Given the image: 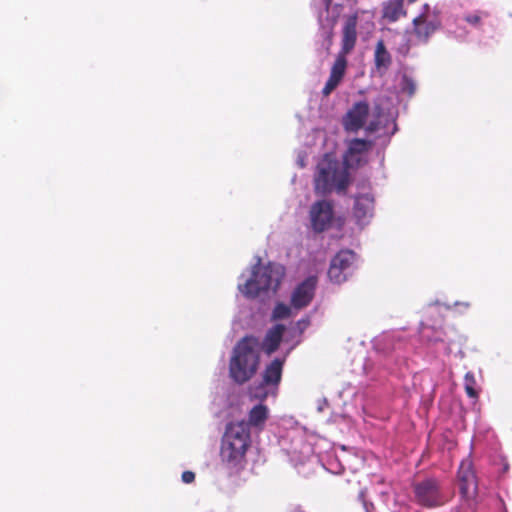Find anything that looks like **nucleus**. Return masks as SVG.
I'll list each match as a JSON object with an SVG mask.
<instances>
[{"mask_svg":"<svg viewBox=\"0 0 512 512\" xmlns=\"http://www.w3.org/2000/svg\"><path fill=\"white\" fill-rule=\"evenodd\" d=\"M310 324V321L308 318L306 319H301L298 321V325L301 327V328H305L307 327L308 325Z\"/></svg>","mask_w":512,"mask_h":512,"instance_id":"obj_27","label":"nucleus"},{"mask_svg":"<svg viewBox=\"0 0 512 512\" xmlns=\"http://www.w3.org/2000/svg\"><path fill=\"white\" fill-rule=\"evenodd\" d=\"M291 315V308L282 303L279 302L275 305L273 312H272V319L273 320H280L290 317Z\"/></svg>","mask_w":512,"mask_h":512,"instance_id":"obj_22","label":"nucleus"},{"mask_svg":"<svg viewBox=\"0 0 512 512\" xmlns=\"http://www.w3.org/2000/svg\"><path fill=\"white\" fill-rule=\"evenodd\" d=\"M484 17H488L487 12L477 11L475 13L465 15L464 20L473 26H479L482 18Z\"/></svg>","mask_w":512,"mask_h":512,"instance_id":"obj_25","label":"nucleus"},{"mask_svg":"<svg viewBox=\"0 0 512 512\" xmlns=\"http://www.w3.org/2000/svg\"><path fill=\"white\" fill-rule=\"evenodd\" d=\"M413 33L416 38L427 43L430 37L441 27V20L435 10H431L429 4L422 6L421 13L412 21Z\"/></svg>","mask_w":512,"mask_h":512,"instance_id":"obj_6","label":"nucleus"},{"mask_svg":"<svg viewBox=\"0 0 512 512\" xmlns=\"http://www.w3.org/2000/svg\"><path fill=\"white\" fill-rule=\"evenodd\" d=\"M416 88L417 85L411 77L407 75L402 77L401 90L403 93L407 94L408 96H413L416 92Z\"/></svg>","mask_w":512,"mask_h":512,"instance_id":"obj_23","label":"nucleus"},{"mask_svg":"<svg viewBox=\"0 0 512 512\" xmlns=\"http://www.w3.org/2000/svg\"><path fill=\"white\" fill-rule=\"evenodd\" d=\"M268 417V410L265 405L259 404L254 406L249 412L248 422L249 425L258 427L265 423Z\"/></svg>","mask_w":512,"mask_h":512,"instance_id":"obj_20","label":"nucleus"},{"mask_svg":"<svg viewBox=\"0 0 512 512\" xmlns=\"http://www.w3.org/2000/svg\"><path fill=\"white\" fill-rule=\"evenodd\" d=\"M256 397L265 398L267 396V393H261V394H255Z\"/></svg>","mask_w":512,"mask_h":512,"instance_id":"obj_28","label":"nucleus"},{"mask_svg":"<svg viewBox=\"0 0 512 512\" xmlns=\"http://www.w3.org/2000/svg\"><path fill=\"white\" fill-rule=\"evenodd\" d=\"M414 501L417 505L433 509L449 501L441 482L437 478H426L413 485Z\"/></svg>","mask_w":512,"mask_h":512,"instance_id":"obj_5","label":"nucleus"},{"mask_svg":"<svg viewBox=\"0 0 512 512\" xmlns=\"http://www.w3.org/2000/svg\"><path fill=\"white\" fill-rule=\"evenodd\" d=\"M284 332L283 324H276L267 331L262 342V349L267 355H271L279 348Z\"/></svg>","mask_w":512,"mask_h":512,"instance_id":"obj_16","label":"nucleus"},{"mask_svg":"<svg viewBox=\"0 0 512 512\" xmlns=\"http://www.w3.org/2000/svg\"><path fill=\"white\" fill-rule=\"evenodd\" d=\"M370 107L366 101L355 102L343 116L342 125L345 131L356 133L365 126Z\"/></svg>","mask_w":512,"mask_h":512,"instance_id":"obj_11","label":"nucleus"},{"mask_svg":"<svg viewBox=\"0 0 512 512\" xmlns=\"http://www.w3.org/2000/svg\"><path fill=\"white\" fill-rule=\"evenodd\" d=\"M392 63V57L381 39L376 43L374 52V64L377 70L386 71Z\"/></svg>","mask_w":512,"mask_h":512,"instance_id":"obj_19","label":"nucleus"},{"mask_svg":"<svg viewBox=\"0 0 512 512\" xmlns=\"http://www.w3.org/2000/svg\"><path fill=\"white\" fill-rule=\"evenodd\" d=\"M317 286V278L309 276L299 283L291 294V306L295 309L307 307L314 298Z\"/></svg>","mask_w":512,"mask_h":512,"instance_id":"obj_12","label":"nucleus"},{"mask_svg":"<svg viewBox=\"0 0 512 512\" xmlns=\"http://www.w3.org/2000/svg\"><path fill=\"white\" fill-rule=\"evenodd\" d=\"M381 111H382V109L380 106L375 107L374 113H373L374 118L371 121H369V123L365 127V130L367 132L373 133L379 129V127H380L379 117L381 115Z\"/></svg>","mask_w":512,"mask_h":512,"instance_id":"obj_24","label":"nucleus"},{"mask_svg":"<svg viewBox=\"0 0 512 512\" xmlns=\"http://www.w3.org/2000/svg\"><path fill=\"white\" fill-rule=\"evenodd\" d=\"M417 0H408V2L411 4V3H415Z\"/></svg>","mask_w":512,"mask_h":512,"instance_id":"obj_29","label":"nucleus"},{"mask_svg":"<svg viewBox=\"0 0 512 512\" xmlns=\"http://www.w3.org/2000/svg\"><path fill=\"white\" fill-rule=\"evenodd\" d=\"M382 16L388 22L393 23L401 17L407 16V10L404 8V0H388L383 5Z\"/></svg>","mask_w":512,"mask_h":512,"instance_id":"obj_18","label":"nucleus"},{"mask_svg":"<svg viewBox=\"0 0 512 512\" xmlns=\"http://www.w3.org/2000/svg\"><path fill=\"white\" fill-rule=\"evenodd\" d=\"M347 68V58L343 57V54H338L330 70V75L326 81L322 95L324 97L329 96L342 82Z\"/></svg>","mask_w":512,"mask_h":512,"instance_id":"obj_13","label":"nucleus"},{"mask_svg":"<svg viewBox=\"0 0 512 512\" xmlns=\"http://www.w3.org/2000/svg\"><path fill=\"white\" fill-rule=\"evenodd\" d=\"M250 446V431L245 421L230 423L225 431L221 447V459L229 475L244 469L245 455Z\"/></svg>","mask_w":512,"mask_h":512,"instance_id":"obj_1","label":"nucleus"},{"mask_svg":"<svg viewBox=\"0 0 512 512\" xmlns=\"http://www.w3.org/2000/svg\"><path fill=\"white\" fill-rule=\"evenodd\" d=\"M507 470H508V465H505L504 471H507Z\"/></svg>","mask_w":512,"mask_h":512,"instance_id":"obj_30","label":"nucleus"},{"mask_svg":"<svg viewBox=\"0 0 512 512\" xmlns=\"http://www.w3.org/2000/svg\"><path fill=\"white\" fill-rule=\"evenodd\" d=\"M181 477L184 483L190 484L195 480V473L192 471H184Z\"/></svg>","mask_w":512,"mask_h":512,"instance_id":"obj_26","label":"nucleus"},{"mask_svg":"<svg viewBox=\"0 0 512 512\" xmlns=\"http://www.w3.org/2000/svg\"><path fill=\"white\" fill-rule=\"evenodd\" d=\"M258 345L254 336H245L235 345L229 362V375L235 383L244 384L256 374L260 362Z\"/></svg>","mask_w":512,"mask_h":512,"instance_id":"obj_2","label":"nucleus"},{"mask_svg":"<svg viewBox=\"0 0 512 512\" xmlns=\"http://www.w3.org/2000/svg\"><path fill=\"white\" fill-rule=\"evenodd\" d=\"M371 140L355 138L348 142L343 161L346 168H358L367 162V154L372 149Z\"/></svg>","mask_w":512,"mask_h":512,"instance_id":"obj_9","label":"nucleus"},{"mask_svg":"<svg viewBox=\"0 0 512 512\" xmlns=\"http://www.w3.org/2000/svg\"><path fill=\"white\" fill-rule=\"evenodd\" d=\"M311 227L316 233L327 230L332 223L333 205L327 200L316 201L310 208Z\"/></svg>","mask_w":512,"mask_h":512,"instance_id":"obj_10","label":"nucleus"},{"mask_svg":"<svg viewBox=\"0 0 512 512\" xmlns=\"http://www.w3.org/2000/svg\"><path fill=\"white\" fill-rule=\"evenodd\" d=\"M464 387L468 397L477 399L478 391L476 389V379L472 372H467L464 377Z\"/></svg>","mask_w":512,"mask_h":512,"instance_id":"obj_21","label":"nucleus"},{"mask_svg":"<svg viewBox=\"0 0 512 512\" xmlns=\"http://www.w3.org/2000/svg\"><path fill=\"white\" fill-rule=\"evenodd\" d=\"M357 255L350 249L340 250L330 262L328 269L329 279L336 283L341 284L345 282L348 276L353 272Z\"/></svg>","mask_w":512,"mask_h":512,"instance_id":"obj_7","label":"nucleus"},{"mask_svg":"<svg viewBox=\"0 0 512 512\" xmlns=\"http://www.w3.org/2000/svg\"><path fill=\"white\" fill-rule=\"evenodd\" d=\"M357 17L350 16L344 23L342 30V46L338 54L346 56L354 49L357 41Z\"/></svg>","mask_w":512,"mask_h":512,"instance_id":"obj_14","label":"nucleus"},{"mask_svg":"<svg viewBox=\"0 0 512 512\" xmlns=\"http://www.w3.org/2000/svg\"><path fill=\"white\" fill-rule=\"evenodd\" d=\"M457 482L461 498L468 506H472L478 493V482L471 460L461 462Z\"/></svg>","mask_w":512,"mask_h":512,"instance_id":"obj_8","label":"nucleus"},{"mask_svg":"<svg viewBox=\"0 0 512 512\" xmlns=\"http://www.w3.org/2000/svg\"><path fill=\"white\" fill-rule=\"evenodd\" d=\"M284 267L269 263L265 266L257 265L252 271V276L243 285H239L241 293L248 298H255L261 292L276 291L284 277Z\"/></svg>","mask_w":512,"mask_h":512,"instance_id":"obj_4","label":"nucleus"},{"mask_svg":"<svg viewBox=\"0 0 512 512\" xmlns=\"http://www.w3.org/2000/svg\"><path fill=\"white\" fill-rule=\"evenodd\" d=\"M373 209L374 198L370 194H363L356 197L353 213L359 222L371 217Z\"/></svg>","mask_w":512,"mask_h":512,"instance_id":"obj_17","label":"nucleus"},{"mask_svg":"<svg viewBox=\"0 0 512 512\" xmlns=\"http://www.w3.org/2000/svg\"><path fill=\"white\" fill-rule=\"evenodd\" d=\"M283 366L284 359L272 360L263 371L261 388L263 386L277 387L282 378Z\"/></svg>","mask_w":512,"mask_h":512,"instance_id":"obj_15","label":"nucleus"},{"mask_svg":"<svg viewBox=\"0 0 512 512\" xmlns=\"http://www.w3.org/2000/svg\"><path fill=\"white\" fill-rule=\"evenodd\" d=\"M349 182L347 168H342L337 160L326 155L318 162L314 178L317 193L326 194L333 189H336L337 192H344Z\"/></svg>","mask_w":512,"mask_h":512,"instance_id":"obj_3","label":"nucleus"}]
</instances>
